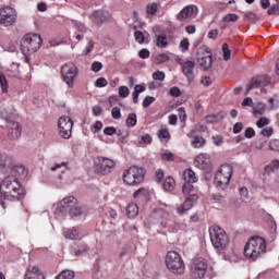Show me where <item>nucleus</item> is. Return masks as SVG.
I'll use <instances>...</instances> for the list:
<instances>
[{
    "label": "nucleus",
    "instance_id": "obj_41",
    "mask_svg": "<svg viewBox=\"0 0 279 279\" xmlns=\"http://www.w3.org/2000/svg\"><path fill=\"white\" fill-rule=\"evenodd\" d=\"M118 95L119 97H122V99L130 97V88H128V86H120Z\"/></svg>",
    "mask_w": 279,
    "mask_h": 279
},
{
    "label": "nucleus",
    "instance_id": "obj_53",
    "mask_svg": "<svg viewBox=\"0 0 279 279\" xmlns=\"http://www.w3.org/2000/svg\"><path fill=\"white\" fill-rule=\"evenodd\" d=\"M111 117H113V119H116V120L121 119V108L113 107L111 110Z\"/></svg>",
    "mask_w": 279,
    "mask_h": 279
},
{
    "label": "nucleus",
    "instance_id": "obj_45",
    "mask_svg": "<svg viewBox=\"0 0 279 279\" xmlns=\"http://www.w3.org/2000/svg\"><path fill=\"white\" fill-rule=\"evenodd\" d=\"M0 86L2 88V93H8V80L3 74H0Z\"/></svg>",
    "mask_w": 279,
    "mask_h": 279
},
{
    "label": "nucleus",
    "instance_id": "obj_6",
    "mask_svg": "<svg viewBox=\"0 0 279 279\" xmlns=\"http://www.w3.org/2000/svg\"><path fill=\"white\" fill-rule=\"evenodd\" d=\"M43 45V37L38 34H26L21 41V49L24 56L36 53Z\"/></svg>",
    "mask_w": 279,
    "mask_h": 279
},
{
    "label": "nucleus",
    "instance_id": "obj_40",
    "mask_svg": "<svg viewBox=\"0 0 279 279\" xmlns=\"http://www.w3.org/2000/svg\"><path fill=\"white\" fill-rule=\"evenodd\" d=\"M260 135L265 138H271V136H274V129L271 126H266L262 129Z\"/></svg>",
    "mask_w": 279,
    "mask_h": 279
},
{
    "label": "nucleus",
    "instance_id": "obj_15",
    "mask_svg": "<svg viewBox=\"0 0 279 279\" xmlns=\"http://www.w3.org/2000/svg\"><path fill=\"white\" fill-rule=\"evenodd\" d=\"M16 23V10L11 7L0 9V25L10 27Z\"/></svg>",
    "mask_w": 279,
    "mask_h": 279
},
{
    "label": "nucleus",
    "instance_id": "obj_26",
    "mask_svg": "<svg viewBox=\"0 0 279 279\" xmlns=\"http://www.w3.org/2000/svg\"><path fill=\"white\" fill-rule=\"evenodd\" d=\"M183 180L185 183L195 184V182H197V177L193 170L186 169L183 172Z\"/></svg>",
    "mask_w": 279,
    "mask_h": 279
},
{
    "label": "nucleus",
    "instance_id": "obj_9",
    "mask_svg": "<svg viewBox=\"0 0 279 279\" xmlns=\"http://www.w3.org/2000/svg\"><path fill=\"white\" fill-rule=\"evenodd\" d=\"M166 266L168 267L169 271L172 274H178L179 276L184 274V260L182 256L175 251H169L166 255Z\"/></svg>",
    "mask_w": 279,
    "mask_h": 279
},
{
    "label": "nucleus",
    "instance_id": "obj_23",
    "mask_svg": "<svg viewBox=\"0 0 279 279\" xmlns=\"http://www.w3.org/2000/svg\"><path fill=\"white\" fill-rule=\"evenodd\" d=\"M24 279H45V275L40 272L38 266H29L26 270Z\"/></svg>",
    "mask_w": 279,
    "mask_h": 279
},
{
    "label": "nucleus",
    "instance_id": "obj_3",
    "mask_svg": "<svg viewBox=\"0 0 279 279\" xmlns=\"http://www.w3.org/2000/svg\"><path fill=\"white\" fill-rule=\"evenodd\" d=\"M266 250L267 242H265V239L260 236H253L244 246V255L246 258H251V260H256L258 256L265 254Z\"/></svg>",
    "mask_w": 279,
    "mask_h": 279
},
{
    "label": "nucleus",
    "instance_id": "obj_22",
    "mask_svg": "<svg viewBox=\"0 0 279 279\" xmlns=\"http://www.w3.org/2000/svg\"><path fill=\"white\" fill-rule=\"evenodd\" d=\"M108 19H110V13L107 11H95L90 15V21H93V23H96V25H101L102 23H106Z\"/></svg>",
    "mask_w": 279,
    "mask_h": 279
},
{
    "label": "nucleus",
    "instance_id": "obj_56",
    "mask_svg": "<svg viewBox=\"0 0 279 279\" xmlns=\"http://www.w3.org/2000/svg\"><path fill=\"white\" fill-rule=\"evenodd\" d=\"M153 80H156L158 82H163L165 80V72L157 71L153 74Z\"/></svg>",
    "mask_w": 279,
    "mask_h": 279
},
{
    "label": "nucleus",
    "instance_id": "obj_19",
    "mask_svg": "<svg viewBox=\"0 0 279 279\" xmlns=\"http://www.w3.org/2000/svg\"><path fill=\"white\" fill-rule=\"evenodd\" d=\"M197 16V8L195 5L185 7L178 15V21H186V19H195Z\"/></svg>",
    "mask_w": 279,
    "mask_h": 279
},
{
    "label": "nucleus",
    "instance_id": "obj_30",
    "mask_svg": "<svg viewBox=\"0 0 279 279\" xmlns=\"http://www.w3.org/2000/svg\"><path fill=\"white\" fill-rule=\"evenodd\" d=\"M156 45L157 47H159L160 49H165V47H167L169 45V41H167V35L161 34V35H156Z\"/></svg>",
    "mask_w": 279,
    "mask_h": 279
},
{
    "label": "nucleus",
    "instance_id": "obj_64",
    "mask_svg": "<svg viewBox=\"0 0 279 279\" xmlns=\"http://www.w3.org/2000/svg\"><path fill=\"white\" fill-rule=\"evenodd\" d=\"M189 40L186 38H184L181 43H180V47L182 49V51H189Z\"/></svg>",
    "mask_w": 279,
    "mask_h": 279
},
{
    "label": "nucleus",
    "instance_id": "obj_13",
    "mask_svg": "<svg viewBox=\"0 0 279 279\" xmlns=\"http://www.w3.org/2000/svg\"><path fill=\"white\" fill-rule=\"evenodd\" d=\"M208 271V262L204 257H197L193 260L191 266V277L194 279H202Z\"/></svg>",
    "mask_w": 279,
    "mask_h": 279
},
{
    "label": "nucleus",
    "instance_id": "obj_16",
    "mask_svg": "<svg viewBox=\"0 0 279 279\" xmlns=\"http://www.w3.org/2000/svg\"><path fill=\"white\" fill-rule=\"evenodd\" d=\"M178 64L182 65V73L185 75L187 81L191 83L195 80V61L193 60H184L180 57L175 59Z\"/></svg>",
    "mask_w": 279,
    "mask_h": 279
},
{
    "label": "nucleus",
    "instance_id": "obj_8",
    "mask_svg": "<svg viewBox=\"0 0 279 279\" xmlns=\"http://www.w3.org/2000/svg\"><path fill=\"white\" fill-rule=\"evenodd\" d=\"M195 191V186L193 183H184L183 184V194L186 195L183 204L177 207L178 215H184L187 210L193 208V204L197 202V194H193Z\"/></svg>",
    "mask_w": 279,
    "mask_h": 279
},
{
    "label": "nucleus",
    "instance_id": "obj_12",
    "mask_svg": "<svg viewBox=\"0 0 279 279\" xmlns=\"http://www.w3.org/2000/svg\"><path fill=\"white\" fill-rule=\"evenodd\" d=\"M117 167V161L108 157H97L95 159V169L100 175H108Z\"/></svg>",
    "mask_w": 279,
    "mask_h": 279
},
{
    "label": "nucleus",
    "instance_id": "obj_20",
    "mask_svg": "<svg viewBox=\"0 0 279 279\" xmlns=\"http://www.w3.org/2000/svg\"><path fill=\"white\" fill-rule=\"evenodd\" d=\"M194 167H197V169L206 170L210 167V156L208 154H201L196 156L194 160Z\"/></svg>",
    "mask_w": 279,
    "mask_h": 279
},
{
    "label": "nucleus",
    "instance_id": "obj_36",
    "mask_svg": "<svg viewBox=\"0 0 279 279\" xmlns=\"http://www.w3.org/2000/svg\"><path fill=\"white\" fill-rule=\"evenodd\" d=\"M265 171H277L279 178V160H274L271 163L265 167ZM279 181V179H278Z\"/></svg>",
    "mask_w": 279,
    "mask_h": 279
},
{
    "label": "nucleus",
    "instance_id": "obj_59",
    "mask_svg": "<svg viewBox=\"0 0 279 279\" xmlns=\"http://www.w3.org/2000/svg\"><path fill=\"white\" fill-rule=\"evenodd\" d=\"M138 56H140V58H142V60H147V58H149V56H150V52H149V50L144 48V49L140 50Z\"/></svg>",
    "mask_w": 279,
    "mask_h": 279
},
{
    "label": "nucleus",
    "instance_id": "obj_51",
    "mask_svg": "<svg viewBox=\"0 0 279 279\" xmlns=\"http://www.w3.org/2000/svg\"><path fill=\"white\" fill-rule=\"evenodd\" d=\"M179 119L181 123H186V110L184 109V107L179 108Z\"/></svg>",
    "mask_w": 279,
    "mask_h": 279
},
{
    "label": "nucleus",
    "instance_id": "obj_32",
    "mask_svg": "<svg viewBox=\"0 0 279 279\" xmlns=\"http://www.w3.org/2000/svg\"><path fill=\"white\" fill-rule=\"evenodd\" d=\"M157 136L160 138V141H169L171 138V134L167 128L159 129Z\"/></svg>",
    "mask_w": 279,
    "mask_h": 279
},
{
    "label": "nucleus",
    "instance_id": "obj_50",
    "mask_svg": "<svg viewBox=\"0 0 279 279\" xmlns=\"http://www.w3.org/2000/svg\"><path fill=\"white\" fill-rule=\"evenodd\" d=\"M151 143V136L149 134L142 135L140 138V145H149Z\"/></svg>",
    "mask_w": 279,
    "mask_h": 279
},
{
    "label": "nucleus",
    "instance_id": "obj_61",
    "mask_svg": "<svg viewBox=\"0 0 279 279\" xmlns=\"http://www.w3.org/2000/svg\"><path fill=\"white\" fill-rule=\"evenodd\" d=\"M245 17L247 19V21H251V23H256V21L258 20V17L256 16L255 13L252 12H247L245 14Z\"/></svg>",
    "mask_w": 279,
    "mask_h": 279
},
{
    "label": "nucleus",
    "instance_id": "obj_52",
    "mask_svg": "<svg viewBox=\"0 0 279 279\" xmlns=\"http://www.w3.org/2000/svg\"><path fill=\"white\" fill-rule=\"evenodd\" d=\"M95 86L97 88H104L105 86H108V81L105 77L97 78Z\"/></svg>",
    "mask_w": 279,
    "mask_h": 279
},
{
    "label": "nucleus",
    "instance_id": "obj_60",
    "mask_svg": "<svg viewBox=\"0 0 279 279\" xmlns=\"http://www.w3.org/2000/svg\"><path fill=\"white\" fill-rule=\"evenodd\" d=\"M201 84H203V86H210V84H213V77L210 76H204L201 80Z\"/></svg>",
    "mask_w": 279,
    "mask_h": 279
},
{
    "label": "nucleus",
    "instance_id": "obj_48",
    "mask_svg": "<svg viewBox=\"0 0 279 279\" xmlns=\"http://www.w3.org/2000/svg\"><path fill=\"white\" fill-rule=\"evenodd\" d=\"M154 101H156V98L153 96H146L143 100V107L144 108H149V106H151V104H154Z\"/></svg>",
    "mask_w": 279,
    "mask_h": 279
},
{
    "label": "nucleus",
    "instance_id": "obj_34",
    "mask_svg": "<svg viewBox=\"0 0 279 279\" xmlns=\"http://www.w3.org/2000/svg\"><path fill=\"white\" fill-rule=\"evenodd\" d=\"M137 123L136 113H130L125 120L126 128H134Z\"/></svg>",
    "mask_w": 279,
    "mask_h": 279
},
{
    "label": "nucleus",
    "instance_id": "obj_27",
    "mask_svg": "<svg viewBox=\"0 0 279 279\" xmlns=\"http://www.w3.org/2000/svg\"><path fill=\"white\" fill-rule=\"evenodd\" d=\"M134 38L138 43V45H144L145 43H149V33L135 31Z\"/></svg>",
    "mask_w": 279,
    "mask_h": 279
},
{
    "label": "nucleus",
    "instance_id": "obj_44",
    "mask_svg": "<svg viewBox=\"0 0 279 279\" xmlns=\"http://www.w3.org/2000/svg\"><path fill=\"white\" fill-rule=\"evenodd\" d=\"M277 2V4L272 5L268 11L267 14H269V16L271 15H278L279 14V0H275Z\"/></svg>",
    "mask_w": 279,
    "mask_h": 279
},
{
    "label": "nucleus",
    "instance_id": "obj_4",
    "mask_svg": "<svg viewBox=\"0 0 279 279\" xmlns=\"http://www.w3.org/2000/svg\"><path fill=\"white\" fill-rule=\"evenodd\" d=\"M153 223H156L162 230H166L170 221L173 219L171 217V207L167 204H160L150 215Z\"/></svg>",
    "mask_w": 279,
    "mask_h": 279
},
{
    "label": "nucleus",
    "instance_id": "obj_57",
    "mask_svg": "<svg viewBox=\"0 0 279 279\" xmlns=\"http://www.w3.org/2000/svg\"><path fill=\"white\" fill-rule=\"evenodd\" d=\"M242 106L244 107H250V108H254V100L251 97H246L244 98V100L242 101Z\"/></svg>",
    "mask_w": 279,
    "mask_h": 279
},
{
    "label": "nucleus",
    "instance_id": "obj_24",
    "mask_svg": "<svg viewBox=\"0 0 279 279\" xmlns=\"http://www.w3.org/2000/svg\"><path fill=\"white\" fill-rule=\"evenodd\" d=\"M63 236H65V239H70L71 241H76L77 239H82V236H84V234H82V230H80V228H71L68 229L63 232Z\"/></svg>",
    "mask_w": 279,
    "mask_h": 279
},
{
    "label": "nucleus",
    "instance_id": "obj_39",
    "mask_svg": "<svg viewBox=\"0 0 279 279\" xmlns=\"http://www.w3.org/2000/svg\"><path fill=\"white\" fill-rule=\"evenodd\" d=\"M169 60H171V57L167 53H160L156 57L157 64H165V62H169Z\"/></svg>",
    "mask_w": 279,
    "mask_h": 279
},
{
    "label": "nucleus",
    "instance_id": "obj_11",
    "mask_svg": "<svg viewBox=\"0 0 279 279\" xmlns=\"http://www.w3.org/2000/svg\"><path fill=\"white\" fill-rule=\"evenodd\" d=\"M61 73L68 88H73V86H75V77H77L80 73L77 65H75V63H65L61 69Z\"/></svg>",
    "mask_w": 279,
    "mask_h": 279
},
{
    "label": "nucleus",
    "instance_id": "obj_5",
    "mask_svg": "<svg viewBox=\"0 0 279 279\" xmlns=\"http://www.w3.org/2000/svg\"><path fill=\"white\" fill-rule=\"evenodd\" d=\"M210 241L216 250H226L230 243L228 233L219 226H213L209 228Z\"/></svg>",
    "mask_w": 279,
    "mask_h": 279
},
{
    "label": "nucleus",
    "instance_id": "obj_49",
    "mask_svg": "<svg viewBox=\"0 0 279 279\" xmlns=\"http://www.w3.org/2000/svg\"><path fill=\"white\" fill-rule=\"evenodd\" d=\"M66 167H69V162H61V163H56L53 167L50 168V171H58V169H62V172L66 171Z\"/></svg>",
    "mask_w": 279,
    "mask_h": 279
},
{
    "label": "nucleus",
    "instance_id": "obj_35",
    "mask_svg": "<svg viewBox=\"0 0 279 279\" xmlns=\"http://www.w3.org/2000/svg\"><path fill=\"white\" fill-rule=\"evenodd\" d=\"M75 278V272L71 270H63L60 272L56 279H74Z\"/></svg>",
    "mask_w": 279,
    "mask_h": 279
},
{
    "label": "nucleus",
    "instance_id": "obj_10",
    "mask_svg": "<svg viewBox=\"0 0 279 279\" xmlns=\"http://www.w3.org/2000/svg\"><path fill=\"white\" fill-rule=\"evenodd\" d=\"M232 178V166L222 165L215 174V184L218 191H226Z\"/></svg>",
    "mask_w": 279,
    "mask_h": 279
},
{
    "label": "nucleus",
    "instance_id": "obj_58",
    "mask_svg": "<svg viewBox=\"0 0 279 279\" xmlns=\"http://www.w3.org/2000/svg\"><path fill=\"white\" fill-rule=\"evenodd\" d=\"M117 133V129H114L113 126H107L104 129V134H106V136H112V134Z\"/></svg>",
    "mask_w": 279,
    "mask_h": 279
},
{
    "label": "nucleus",
    "instance_id": "obj_2",
    "mask_svg": "<svg viewBox=\"0 0 279 279\" xmlns=\"http://www.w3.org/2000/svg\"><path fill=\"white\" fill-rule=\"evenodd\" d=\"M52 208L57 217H64L69 213L73 219H86V213L77 206V198L75 196L63 198L61 202L56 203Z\"/></svg>",
    "mask_w": 279,
    "mask_h": 279
},
{
    "label": "nucleus",
    "instance_id": "obj_43",
    "mask_svg": "<svg viewBox=\"0 0 279 279\" xmlns=\"http://www.w3.org/2000/svg\"><path fill=\"white\" fill-rule=\"evenodd\" d=\"M225 23H235V21H239V15L234 13H230L223 17Z\"/></svg>",
    "mask_w": 279,
    "mask_h": 279
},
{
    "label": "nucleus",
    "instance_id": "obj_55",
    "mask_svg": "<svg viewBox=\"0 0 279 279\" xmlns=\"http://www.w3.org/2000/svg\"><path fill=\"white\" fill-rule=\"evenodd\" d=\"M244 136L245 138H254V136H256V131H254L252 128H246Z\"/></svg>",
    "mask_w": 279,
    "mask_h": 279
},
{
    "label": "nucleus",
    "instance_id": "obj_21",
    "mask_svg": "<svg viewBox=\"0 0 279 279\" xmlns=\"http://www.w3.org/2000/svg\"><path fill=\"white\" fill-rule=\"evenodd\" d=\"M9 133L8 136L11 141H16L21 136V124L14 121H8Z\"/></svg>",
    "mask_w": 279,
    "mask_h": 279
},
{
    "label": "nucleus",
    "instance_id": "obj_63",
    "mask_svg": "<svg viewBox=\"0 0 279 279\" xmlns=\"http://www.w3.org/2000/svg\"><path fill=\"white\" fill-rule=\"evenodd\" d=\"M101 128H104V123H101V121H96L92 126V131L99 132Z\"/></svg>",
    "mask_w": 279,
    "mask_h": 279
},
{
    "label": "nucleus",
    "instance_id": "obj_29",
    "mask_svg": "<svg viewBox=\"0 0 279 279\" xmlns=\"http://www.w3.org/2000/svg\"><path fill=\"white\" fill-rule=\"evenodd\" d=\"M267 110V105L265 102H257L253 107V114L254 117H263Z\"/></svg>",
    "mask_w": 279,
    "mask_h": 279
},
{
    "label": "nucleus",
    "instance_id": "obj_31",
    "mask_svg": "<svg viewBox=\"0 0 279 279\" xmlns=\"http://www.w3.org/2000/svg\"><path fill=\"white\" fill-rule=\"evenodd\" d=\"M158 8L160 4L151 2L146 5V13L148 16H156V12H158Z\"/></svg>",
    "mask_w": 279,
    "mask_h": 279
},
{
    "label": "nucleus",
    "instance_id": "obj_33",
    "mask_svg": "<svg viewBox=\"0 0 279 279\" xmlns=\"http://www.w3.org/2000/svg\"><path fill=\"white\" fill-rule=\"evenodd\" d=\"M163 189L165 191H173L175 189V180L171 177L167 178L163 182Z\"/></svg>",
    "mask_w": 279,
    "mask_h": 279
},
{
    "label": "nucleus",
    "instance_id": "obj_46",
    "mask_svg": "<svg viewBox=\"0 0 279 279\" xmlns=\"http://www.w3.org/2000/svg\"><path fill=\"white\" fill-rule=\"evenodd\" d=\"M162 160H168V162H171L174 160V155L173 153L166 150L161 154Z\"/></svg>",
    "mask_w": 279,
    "mask_h": 279
},
{
    "label": "nucleus",
    "instance_id": "obj_62",
    "mask_svg": "<svg viewBox=\"0 0 279 279\" xmlns=\"http://www.w3.org/2000/svg\"><path fill=\"white\" fill-rule=\"evenodd\" d=\"M170 95L171 97H180L182 95V92H180V88L172 87L170 88Z\"/></svg>",
    "mask_w": 279,
    "mask_h": 279
},
{
    "label": "nucleus",
    "instance_id": "obj_42",
    "mask_svg": "<svg viewBox=\"0 0 279 279\" xmlns=\"http://www.w3.org/2000/svg\"><path fill=\"white\" fill-rule=\"evenodd\" d=\"M269 123H270V121L268 118L262 117V118H259V120L256 121V126L259 129H263V128L269 125Z\"/></svg>",
    "mask_w": 279,
    "mask_h": 279
},
{
    "label": "nucleus",
    "instance_id": "obj_37",
    "mask_svg": "<svg viewBox=\"0 0 279 279\" xmlns=\"http://www.w3.org/2000/svg\"><path fill=\"white\" fill-rule=\"evenodd\" d=\"M268 148L270 151H279V138H272L268 142Z\"/></svg>",
    "mask_w": 279,
    "mask_h": 279
},
{
    "label": "nucleus",
    "instance_id": "obj_38",
    "mask_svg": "<svg viewBox=\"0 0 279 279\" xmlns=\"http://www.w3.org/2000/svg\"><path fill=\"white\" fill-rule=\"evenodd\" d=\"M206 143V141L204 140V137L202 136H196L194 137V140L192 141V145L193 147H195L196 149H198L199 147H204V144Z\"/></svg>",
    "mask_w": 279,
    "mask_h": 279
},
{
    "label": "nucleus",
    "instance_id": "obj_7",
    "mask_svg": "<svg viewBox=\"0 0 279 279\" xmlns=\"http://www.w3.org/2000/svg\"><path fill=\"white\" fill-rule=\"evenodd\" d=\"M145 180V169L132 166L123 172V182L129 186H138Z\"/></svg>",
    "mask_w": 279,
    "mask_h": 279
},
{
    "label": "nucleus",
    "instance_id": "obj_1",
    "mask_svg": "<svg viewBox=\"0 0 279 279\" xmlns=\"http://www.w3.org/2000/svg\"><path fill=\"white\" fill-rule=\"evenodd\" d=\"M9 171L12 173V175H9L2 180L0 185V197L1 199H5V202H19L25 197V189H23V185H21V181H19L16 175H27V170H24V172H19L12 171L11 169L8 170V172Z\"/></svg>",
    "mask_w": 279,
    "mask_h": 279
},
{
    "label": "nucleus",
    "instance_id": "obj_25",
    "mask_svg": "<svg viewBox=\"0 0 279 279\" xmlns=\"http://www.w3.org/2000/svg\"><path fill=\"white\" fill-rule=\"evenodd\" d=\"M186 228V225L184 222H180L178 220H172L166 227L167 232H171L172 234H175L177 232H180V230H184Z\"/></svg>",
    "mask_w": 279,
    "mask_h": 279
},
{
    "label": "nucleus",
    "instance_id": "obj_54",
    "mask_svg": "<svg viewBox=\"0 0 279 279\" xmlns=\"http://www.w3.org/2000/svg\"><path fill=\"white\" fill-rule=\"evenodd\" d=\"M104 69V64L99 61H95L93 64H92V71H94V73H99V71Z\"/></svg>",
    "mask_w": 279,
    "mask_h": 279
},
{
    "label": "nucleus",
    "instance_id": "obj_28",
    "mask_svg": "<svg viewBox=\"0 0 279 279\" xmlns=\"http://www.w3.org/2000/svg\"><path fill=\"white\" fill-rule=\"evenodd\" d=\"M126 215L129 219L138 217V205H136V203L129 204L126 207Z\"/></svg>",
    "mask_w": 279,
    "mask_h": 279
},
{
    "label": "nucleus",
    "instance_id": "obj_14",
    "mask_svg": "<svg viewBox=\"0 0 279 279\" xmlns=\"http://www.w3.org/2000/svg\"><path fill=\"white\" fill-rule=\"evenodd\" d=\"M197 62L199 66L203 69H210L213 66V52H210V48L206 46H202L197 49Z\"/></svg>",
    "mask_w": 279,
    "mask_h": 279
},
{
    "label": "nucleus",
    "instance_id": "obj_17",
    "mask_svg": "<svg viewBox=\"0 0 279 279\" xmlns=\"http://www.w3.org/2000/svg\"><path fill=\"white\" fill-rule=\"evenodd\" d=\"M59 134L62 138H71L73 120L69 117H61L58 121Z\"/></svg>",
    "mask_w": 279,
    "mask_h": 279
},
{
    "label": "nucleus",
    "instance_id": "obj_47",
    "mask_svg": "<svg viewBox=\"0 0 279 279\" xmlns=\"http://www.w3.org/2000/svg\"><path fill=\"white\" fill-rule=\"evenodd\" d=\"M222 52H223V60L226 61L230 60L231 52L228 44L222 45Z\"/></svg>",
    "mask_w": 279,
    "mask_h": 279
},
{
    "label": "nucleus",
    "instance_id": "obj_18",
    "mask_svg": "<svg viewBox=\"0 0 279 279\" xmlns=\"http://www.w3.org/2000/svg\"><path fill=\"white\" fill-rule=\"evenodd\" d=\"M269 82H271V80L265 75L253 77L251 80V83L246 87V94H248L250 90H252L254 88H258L259 86H267V84H269Z\"/></svg>",
    "mask_w": 279,
    "mask_h": 279
}]
</instances>
